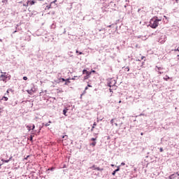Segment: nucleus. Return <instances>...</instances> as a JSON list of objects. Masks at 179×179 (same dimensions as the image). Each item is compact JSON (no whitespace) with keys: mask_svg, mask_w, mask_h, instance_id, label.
<instances>
[{"mask_svg":"<svg viewBox=\"0 0 179 179\" xmlns=\"http://www.w3.org/2000/svg\"><path fill=\"white\" fill-rule=\"evenodd\" d=\"M162 20H158L156 17H153L150 20V27L152 29H156L159 26V22H161Z\"/></svg>","mask_w":179,"mask_h":179,"instance_id":"f257e3e1","label":"nucleus"},{"mask_svg":"<svg viewBox=\"0 0 179 179\" xmlns=\"http://www.w3.org/2000/svg\"><path fill=\"white\" fill-rule=\"evenodd\" d=\"M7 78H8L7 76H5L3 74L0 76V80H3V82H5V80H6Z\"/></svg>","mask_w":179,"mask_h":179,"instance_id":"f03ea898","label":"nucleus"},{"mask_svg":"<svg viewBox=\"0 0 179 179\" xmlns=\"http://www.w3.org/2000/svg\"><path fill=\"white\" fill-rule=\"evenodd\" d=\"M90 169H94V170H97V171H103V169H100L99 167L96 168V165H93Z\"/></svg>","mask_w":179,"mask_h":179,"instance_id":"7ed1b4c3","label":"nucleus"},{"mask_svg":"<svg viewBox=\"0 0 179 179\" xmlns=\"http://www.w3.org/2000/svg\"><path fill=\"white\" fill-rule=\"evenodd\" d=\"M83 75L86 73L87 76H90V75H92V72H89L87 71V70H85V69L83 71Z\"/></svg>","mask_w":179,"mask_h":179,"instance_id":"20e7f679","label":"nucleus"},{"mask_svg":"<svg viewBox=\"0 0 179 179\" xmlns=\"http://www.w3.org/2000/svg\"><path fill=\"white\" fill-rule=\"evenodd\" d=\"M111 82L112 83H108L109 87H112V86H115V80H111Z\"/></svg>","mask_w":179,"mask_h":179,"instance_id":"39448f33","label":"nucleus"},{"mask_svg":"<svg viewBox=\"0 0 179 179\" xmlns=\"http://www.w3.org/2000/svg\"><path fill=\"white\" fill-rule=\"evenodd\" d=\"M27 92V93H28L29 94H34V90L33 88H31V90H28Z\"/></svg>","mask_w":179,"mask_h":179,"instance_id":"423d86ee","label":"nucleus"},{"mask_svg":"<svg viewBox=\"0 0 179 179\" xmlns=\"http://www.w3.org/2000/svg\"><path fill=\"white\" fill-rule=\"evenodd\" d=\"M66 113H68V108H65L63 110V114L66 117Z\"/></svg>","mask_w":179,"mask_h":179,"instance_id":"0eeeda50","label":"nucleus"},{"mask_svg":"<svg viewBox=\"0 0 179 179\" xmlns=\"http://www.w3.org/2000/svg\"><path fill=\"white\" fill-rule=\"evenodd\" d=\"M120 124V119L116 120V122H115V127H118V124Z\"/></svg>","mask_w":179,"mask_h":179,"instance_id":"6e6552de","label":"nucleus"},{"mask_svg":"<svg viewBox=\"0 0 179 179\" xmlns=\"http://www.w3.org/2000/svg\"><path fill=\"white\" fill-rule=\"evenodd\" d=\"M96 143H96V141H94V142H92V143H90V145L94 147V146H96Z\"/></svg>","mask_w":179,"mask_h":179,"instance_id":"1a4fd4ad","label":"nucleus"},{"mask_svg":"<svg viewBox=\"0 0 179 179\" xmlns=\"http://www.w3.org/2000/svg\"><path fill=\"white\" fill-rule=\"evenodd\" d=\"M69 83H71V81H69V78L66 80V83H64V85H68Z\"/></svg>","mask_w":179,"mask_h":179,"instance_id":"9d476101","label":"nucleus"},{"mask_svg":"<svg viewBox=\"0 0 179 179\" xmlns=\"http://www.w3.org/2000/svg\"><path fill=\"white\" fill-rule=\"evenodd\" d=\"M34 3H36V1H29V5H34Z\"/></svg>","mask_w":179,"mask_h":179,"instance_id":"9b49d317","label":"nucleus"},{"mask_svg":"<svg viewBox=\"0 0 179 179\" xmlns=\"http://www.w3.org/2000/svg\"><path fill=\"white\" fill-rule=\"evenodd\" d=\"M124 71L129 72V66L124 67Z\"/></svg>","mask_w":179,"mask_h":179,"instance_id":"f8f14e48","label":"nucleus"},{"mask_svg":"<svg viewBox=\"0 0 179 179\" xmlns=\"http://www.w3.org/2000/svg\"><path fill=\"white\" fill-rule=\"evenodd\" d=\"M91 141H92V142H95V141H97V137H96V138H91Z\"/></svg>","mask_w":179,"mask_h":179,"instance_id":"ddd939ff","label":"nucleus"},{"mask_svg":"<svg viewBox=\"0 0 179 179\" xmlns=\"http://www.w3.org/2000/svg\"><path fill=\"white\" fill-rule=\"evenodd\" d=\"M164 80H169L170 79V77L169 76H166V78H164Z\"/></svg>","mask_w":179,"mask_h":179,"instance_id":"4468645a","label":"nucleus"},{"mask_svg":"<svg viewBox=\"0 0 179 179\" xmlns=\"http://www.w3.org/2000/svg\"><path fill=\"white\" fill-rule=\"evenodd\" d=\"M2 162H4V163H9V162H10V159H8V160L2 159Z\"/></svg>","mask_w":179,"mask_h":179,"instance_id":"2eb2a0df","label":"nucleus"},{"mask_svg":"<svg viewBox=\"0 0 179 179\" xmlns=\"http://www.w3.org/2000/svg\"><path fill=\"white\" fill-rule=\"evenodd\" d=\"M29 1L27 2V3L26 4H24L23 6H26V8H27V6H29Z\"/></svg>","mask_w":179,"mask_h":179,"instance_id":"dca6fc26","label":"nucleus"},{"mask_svg":"<svg viewBox=\"0 0 179 179\" xmlns=\"http://www.w3.org/2000/svg\"><path fill=\"white\" fill-rule=\"evenodd\" d=\"M27 128L28 129V131H31V127H30V126H27Z\"/></svg>","mask_w":179,"mask_h":179,"instance_id":"f3484780","label":"nucleus"},{"mask_svg":"<svg viewBox=\"0 0 179 179\" xmlns=\"http://www.w3.org/2000/svg\"><path fill=\"white\" fill-rule=\"evenodd\" d=\"M156 68H157L158 71H162V69H163V68H162V67H157V66H156Z\"/></svg>","mask_w":179,"mask_h":179,"instance_id":"a211bd4d","label":"nucleus"},{"mask_svg":"<svg viewBox=\"0 0 179 179\" xmlns=\"http://www.w3.org/2000/svg\"><path fill=\"white\" fill-rule=\"evenodd\" d=\"M3 99H4L5 101H8V97L3 96Z\"/></svg>","mask_w":179,"mask_h":179,"instance_id":"6ab92c4d","label":"nucleus"},{"mask_svg":"<svg viewBox=\"0 0 179 179\" xmlns=\"http://www.w3.org/2000/svg\"><path fill=\"white\" fill-rule=\"evenodd\" d=\"M115 171L117 173V171H120V166H117V169L115 170Z\"/></svg>","mask_w":179,"mask_h":179,"instance_id":"aec40b11","label":"nucleus"},{"mask_svg":"<svg viewBox=\"0 0 179 179\" xmlns=\"http://www.w3.org/2000/svg\"><path fill=\"white\" fill-rule=\"evenodd\" d=\"M110 124H112V125H113V124H114V119H112V120H110Z\"/></svg>","mask_w":179,"mask_h":179,"instance_id":"412c9836","label":"nucleus"},{"mask_svg":"<svg viewBox=\"0 0 179 179\" xmlns=\"http://www.w3.org/2000/svg\"><path fill=\"white\" fill-rule=\"evenodd\" d=\"M94 130V126H92V127L91 129V132H93Z\"/></svg>","mask_w":179,"mask_h":179,"instance_id":"4be33fe9","label":"nucleus"},{"mask_svg":"<svg viewBox=\"0 0 179 179\" xmlns=\"http://www.w3.org/2000/svg\"><path fill=\"white\" fill-rule=\"evenodd\" d=\"M65 138H68V136H67V135H65V136H62V138H63V139H65Z\"/></svg>","mask_w":179,"mask_h":179,"instance_id":"5701e85b","label":"nucleus"},{"mask_svg":"<svg viewBox=\"0 0 179 179\" xmlns=\"http://www.w3.org/2000/svg\"><path fill=\"white\" fill-rule=\"evenodd\" d=\"M23 80H27V77H26V76L23 77Z\"/></svg>","mask_w":179,"mask_h":179,"instance_id":"b1692460","label":"nucleus"},{"mask_svg":"<svg viewBox=\"0 0 179 179\" xmlns=\"http://www.w3.org/2000/svg\"><path fill=\"white\" fill-rule=\"evenodd\" d=\"M45 127H50V124L46 123V124H45Z\"/></svg>","mask_w":179,"mask_h":179,"instance_id":"393cba45","label":"nucleus"},{"mask_svg":"<svg viewBox=\"0 0 179 179\" xmlns=\"http://www.w3.org/2000/svg\"><path fill=\"white\" fill-rule=\"evenodd\" d=\"M96 125H97V124H96V122H94V124H93V127H96Z\"/></svg>","mask_w":179,"mask_h":179,"instance_id":"a878e982","label":"nucleus"},{"mask_svg":"<svg viewBox=\"0 0 179 179\" xmlns=\"http://www.w3.org/2000/svg\"><path fill=\"white\" fill-rule=\"evenodd\" d=\"M35 128H36V126H34V124H33V126H32V130H34Z\"/></svg>","mask_w":179,"mask_h":179,"instance_id":"bb28decb","label":"nucleus"},{"mask_svg":"<svg viewBox=\"0 0 179 179\" xmlns=\"http://www.w3.org/2000/svg\"><path fill=\"white\" fill-rule=\"evenodd\" d=\"M115 173H117L115 171H114L113 173H112V174L113 175V176H115Z\"/></svg>","mask_w":179,"mask_h":179,"instance_id":"cd10ccee","label":"nucleus"},{"mask_svg":"<svg viewBox=\"0 0 179 179\" xmlns=\"http://www.w3.org/2000/svg\"><path fill=\"white\" fill-rule=\"evenodd\" d=\"M62 82H66V80H65L64 78H62Z\"/></svg>","mask_w":179,"mask_h":179,"instance_id":"c85d7f7f","label":"nucleus"},{"mask_svg":"<svg viewBox=\"0 0 179 179\" xmlns=\"http://www.w3.org/2000/svg\"><path fill=\"white\" fill-rule=\"evenodd\" d=\"M159 151L162 152H163V148H159Z\"/></svg>","mask_w":179,"mask_h":179,"instance_id":"c756f323","label":"nucleus"},{"mask_svg":"<svg viewBox=\"0 0 179 179\" xmlns=\"http://www.w3.org/2000/svg\"><path fill=\"white\" fill-rule=\"evenodd\" d=\"M30 141H33V136H30Z\"/></svg>","mask_w":179,"mask_h":179,"instance_id":"7c9ffc66","label":"nucleus"},{"mask_svg":"<svg viewBox=\"0 0 179 179\" xmlns=\"http://www.w3.org/2000/svg\"><path fill=\"white\" fill-rule=\"evenodd\" d=\"M121 166H125V163L122 162V163H121Z\"/></svg>","mask_w":179,"mask_h":179,"instance_id":"2f4dec72","label":"nucleus"},{"mask_svg":"<svg viewBox=\"0 0 179 179\" xmlns=\"http://www.w3.org/2000/svg\"><path fill=\"white\" fill-rule=\"evenodd\" d=\"M173 176H174V174L171 175V176L169 177V178H170V179L173 178Z\"/></svg>","mask_w":179,"mask_h":179,"instance_id":"473e14b6","label":"nucleus"},{"mask_svg":"<svg viewBox=\"0 0 179 179\" xmlns=\"http://www.w3.org/2000/svg\"><path fill=\"white\" fill-rule=\"evenodd\" d=\"M92 72L93 73H96V71H94V70L92 71H91V73H92Z\"/></svg>","mask_w":179,"mask_h":179,"instance_id":"72a5a7b5","label":"nucleus"},{"mask_svg":"<svg viewBox=\"0 0 179 179\" xmlns=\"http://www.w3.org/2000/svg\"><path fill=\"white\" fill-rule=\"evenodd\" d=\"M79 55H82V54H83L82 52H78Z\"/></svg>","mask_w":179,"mask_h":179,"instance_id":"f704fd0d","label":"nucleus"},{"mask_svg":"<svg viewBox=\"0 0 179 179\" xmlns=\"http://www.w3.org/2000/svg\"><path fill=\"white\" fill-rule=\"evenodd\" d=\"M46 8H48V9H50V8H51V6H47Z\"/></svg>","mask_w":179,"mask_h":179,"instance_id":"c9c22d12","label":"nucleus"},{"mask_svg":"<svg viewBox=\"0 0 179 179\" xmlns=\"http://www.w3.org/2000/svg\"><path fill=\"white\" fill-rule=\"evenodd\" d=\"M87 87H92V85H87Z\"/></svg>","mask_w":179,"mask_h":179,"instance_id":"e433bc0d","label":"nucleus"},{"mask_svg":"<svg viewBox=\"0 0 179 179\" xmlns=\"http://www.w3.org/2000/svg\"><path fill=\"white\" fill-rule=\"evenodd\" d=\"M161 43H162V44H164V41H162L161 42Z\"/></svg>","mask_w":179,"mask_h":179,"instance_id":"4c0bfd02","label":"nucleus"},{"mask_svg":"<svg viewBox=\"0 0 179 179\" xmlns=\"http://www.w3.org/2000/svg\"><path fill=\"white\" fill-rule=\"evenodd\" d=\"M55 2H57V0H55L52 3H55Z\"/></svg>","mask_w":179,"mask_h":179,"instance_id":"58836bf2","label":"nucleus"},{"mask_svg":"<svg viewBox=\"0 0 179 179\" xmlns=\"http://www.w3.org/2000/svg\"><path fill=\"white\" fill-rule=\"evenodd\" d=\"M87 89H88V87H86L85 89V90H87Z\"/></svg>","mask_w":179,"mask_h":179,"instance_id":"ea45409f","label":"nucleus"},{"mask_svg":"<svg viewBox=\"0 0 179 179\" xmlns=\"http://www.w3.org/2000/svg\"><path fill=\"white\" fill-rule=\"evenodd\" d=\"M111 26H113V25H108V27H111Z\"/></svg>","mask_w":179,"mask_h":179,"instance_id":"a19ab883","label":"nucleus"},{"mask_svg":"<svg viewBox=\"0 0 179 179\" xmlns=\"http://www.w3.org/2000/svg\"><path fill=\"white\" fill-rule=\"evenodd\" d=\"M76 53H77V54L79 53V51H78V50H76Z\"/></svg>","mask_w":179,"mask_h":179,"instance_id":"79ce46f5","label":"nucleus"},{"mask_svg":"<svg viewBox=\"0 0 179 179\" xmlns=\"http://www.w3.org/2000/svg\"><path fill=\"white\" fill-rule=\"evenodd\" d=\"M94 135H99V133L94 134Z\"/></svg>","mask_w":179,"mask_h":179,"instance_id":"37998d69","label":"nucleus"},{"mask_svg":"<svg viewBox=\"0 0 179 179\" xmlns=\"http://www.w3.org/2000/svg\"><path fill=\"white\" fill-rule=\"evenodd\" d=\"M9 160H12V157H10V158H9Z\"/></svg>","mask_w":179,"mask_h":179,"instance_id":"c03bdc74","label":"nucleus"},{"mask_svg":"<svg viewBox=\"0 0 179 179\" xmlns=\"http://www.w3.org/2000/svg\"><path fill=\"white\" fill-rule=\"evenodd\" d=\"M141 135L143 136V133H141Z\"/></svg>","mask_w":179,"mask_h":179,"instance_id":"a18cd8bd","label":"nucleus"},{"mask_svg":"<svg viewBox=\"0 0 179 179\" xmlns=\"http://www.w3.org/2000/svg\"><path fill=\"white\" fill-rule=\"evenodd\" d=\"M111 166H112V167H114V164H112Z\"/></svg>","mask_w":179,"mask_h":179,"instance_id":"49530a36","label":"nucleus"},{"mask_svg":"<svg viewBox=\"0 0 179 179\" xmlns=\"http://www.w3.org/2000/svg\"><path fill=\"white\" fill-rule=\"evenodd\" d=\"M49 124H51V121H49Z\"/></svg>","mask_w":179,"mask_h":179,"instance_id":"de8ad7c7","label":"nucleus"},{"mask_svg":"<svg viewBox=\"0 0 179 179\" xmlns=\"http://www.w3.org/2000/svg\"><path fill=\"white\" fill-rule=\"evenodd\" d=\"M25 159V160H27V158H24Z\"/></svg>","mask_w":179,"mask_h":179,"instance_id":"09e8293b","label":"nucleus"},{"mask_svg":"<svg viewBox=\"0 0 179 179\" xmlns=\"http://www.w3.org/2000/svg\"><path fill=\"white\" fill-rule=\"evenodd\" d=\"M159 73H161V74H162V72H161V71H159Z\"/></svg>","mask_w":179,"mask_h":179,"instance_id":"8fccbe9b","label":"nucleus"},{"mask_svg":"<svg viewBox=\"0 0 179 179\" xmlns=\"http://www.w3.org/2000/svg\"><path fill=\"white\" fill-rule=\"evenodd\" d=\"M14 33H16V31H15Z\"/></svg>","mask_w":179,"mask_h":179,"instance_id":"3c124183","label":"nucleus"},{"mask_svg":"<svg viewBox=\"0 0 179 179\" xmlns=\"http://www.w3.org/2000/svg\"><path fill=\"white\" fill-rule=\"evenodd\" d=\"M110 92H111V89H110Z\"/></svg>","mask_w":179,"mask_h":179,"instance_id":"603ef678","label":"nucleus"},{"mask_svg":"<svg viewBox=\"0 0 179 179\" xmlns=\"http://www.w3.org/2000/svg\"><path fill=\"white\" fill-rule=\"evenodd\" d=\"M119 103H121V101H120Z\"/></svg>","mask_w":179,"mask_h":179,"instance_id":"864d4df0","label":"nucleus"},{"mask_svg":"<svg viewBox=\"0 0 179 179\" xmlns=\"http://www.w3.org/2000/svg\"><path fill=\"white\" fill-rule=\"evenodd\" d=\"M0 114H1V111H0Z\"/></svg>","mask_w":179,"mask_h":179,"instance_id":"5fc2aeb1","label":"nucleus"}]
</instances>
